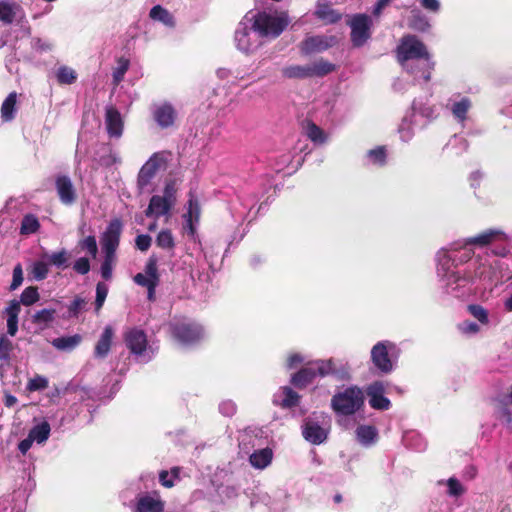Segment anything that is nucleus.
Returning <instances> with one entry per match:
<instances>
[{"instance_id": "obj_1", "label": "nucleus", "mask_w": 512, "mask_h": 512, "mask_svg": "<svg viewBox=\"0 0 512 512\" xmlns=\"http://www.w3.org/2000/svg\"><path fill=\"white\" fill-rule=\"evenodd\" d=\"M364 401L362 389L358 386H350L332 396L331 407L336 414L350 416L363 407Z\"/></svg>"}, {"instance_id": "obj_2", "label": "nucleus", "mask_w": 512, "mask_h": 512, "mask_svg": "<svg viewBox=\"0 0 512 512\" xmlns=\"http://www.w3.org/2000/svg\"><path fill=\"white\" fill-rule=\"evenodd\" d=\"M396 57L401 65L412 59H430L425 44L415 35H404L396 48Z\"/></svg>"}, {"instance_id": "obj_3", "label": "nucleus", "mask_w": 512, "mask_h": 512, "mask_svg": "<svg viewBox=\"0 0 512 512\" xmlns=\"http://www.w3.org/2000/svg\"><path fill=\"white\" fill-rule=\"evenodd\" d=\"M169 330L174 340L185 345L194 344L203 337L202 326L187 318L174 320Z\"/></svg>"}, {"instance_id": "obj_4", "label": "nucleus", "mask_w": 512, "mask_h": 512, "mask_svg": "<svg viewBox=\"0 0 512 512\" xmlns=\"http://www.w3.org/2000/svg\"><path fill=\"white\" fill-rule=\"evenodd\" d=\"M288 25L284 17L273 16L266 12H259L254 17L252 28L262 37H278Z\"/></svg>"}, {"instance_id": "obj_5", "label": "nucleus", "mask_w": 512, "mask_h": 512, "mask_svg": "<svg viewBox=\"0 0 512 512\" xmlns=\"http://www.w3.org/2000/svg\"><path fill=\"white\" fill-rule=\"evenodd\" d=\"M167 158L165 152H155L139 170L137 176V187L140 191L145 190L152 182L157 172L165 170Z\"/></svg>"}, {"instance_id": "obj_6", "label": "nucleus", "mask_w": 512, "mask_h": 512, "mask_svg": "<svg viewBox=\"0 0 512 512\" xmlns=\"http://www.w3.org/2000/svg\"><path fill=\"white\" fill-rule=\"evenodd\" d=\"M373 22L367 14H355L349 22L350 40L353 47L360 48L371 38Z\"/></svg>"}, {"instance_id": "obj_7", "label": "nucleus", "mask_w": 512, "mask_h": 512, "mask_svg": "<svg viewBox=\"0 0 512 512\" xmlns=\"http://www.w3.org/2000/svg\"><path fill=\"white\" fill-rule=\"evenodd\" d=\"M395 348L390 341L377 342L371 349V361L382 374H389L393 370V363L389 351Z\"/></svg>"}, {"instance_id": "obj_8", "label": "nucleus", "mask_w": 512, "mask_h": 512, "mask_svg": "<svg viewBox=\"0 0 512 512\" xmlns=\"http://www.w3.org/2000/svg\"><path fill=\"white\" fill-rule=\"evenodd\" d=\"M338 43L336 36L315 35L306 37L299 44L300 52L303 55H311L324 52Z\"/></svg>"}, {"instance_id": "obj_9", "label": "nucleus", "mask_w": 512, "mask_h": 512, "mask_svg": "<svg viewBox=\"0 0 512 512\" xmlns=\"http://www.w3.org/2000/svg\"><path fill=\"white\" fill-rule=\"evenodd\" d=\"M123 341L132 355L142 356L148 347L147 334L144 330L133 327L123 333Z\"/></svg>"}, {"instance_id": "obj_10", "label": "nucleus", "mask_w": 512, "mask_h": 512, "mask_svg": "<svg viewBox=\"0 0 512 512\" xmlns=\"http://www.w3.org/2000/svg\"><path fill=\"white\" fill-rule=\"evenodd\" d=\"M366 395L369 398L371 408L380 411H386L391 407L390 400L384 396L386 392L385 382L377 380L366 387Z\"/></svg>"}, {"instance_id": "obj_11", "label": "nucleus", "mask_w": 512, "mask_h": 512, "mask_svg": "<svg viewBox=\"0 0 512 512\" xmlns=\"http://www.w3.org/2000/svg\"><path fill=\"white\" fill-rule=\"evenodd\" d=\"M122 222L119 218L112 219L102 236V245L105 254L115 255L120 243Z\"/></svg>"}, {"instance_id": "obj_12", "label": "nucleus", "mask_w": 512, "mask_h": 512, "mask_svg": "<svg viewBox=\"0 0 512 512\" xmlns=\"http://www.w3.org/2000/svg\"><path fill=\"white\" fill-rule=\"evenodd\" d=\"M507 240L506 234L500 229H487L475 236L464 239L463 247L475 246L479 248L486 247L492 243L503 242Z\"/></svg>"}, {"instance_id": "obj_13", "label": "nucleus", "mask_w": 512, "mask_h": 512, "mask_svg": "<svg viewBox=\"0 0 512 512\" xmlns=\"http://www.w3.org/2000/svg\"><path fill=\"white\" fill-rule=\"evenodd\" d=\"M55 188L62 204L71 206L77 201V192L69 176L58 175L55 178Z\"/></svg>"}, {"instance_id": "obj_14", "label": "nucleus", "mask_w": 512, "mask_h": 512, "mask_svg": "<svg viewBox=\"0 0 512 512\" xmlns=\"http://www.w3.org/2000/svg\"><path fill=\"white\" fill-rule=\"evenodd\" d=\"M157 262L158 260L156 256H150L144 268L145 273H137L133 278L134 282L145 288L151 285H159L160 275L158 272Z\"/></svg>"}, {"instance_id": "obj_15", "label": "nucleus", "mask_w": 512, "mask_h": 512, "mask_svg": "<svg viewBox=\"0 0 512 512\" xmlns=\"http://www.w3.org/2000/svg\"><path fill=\"white\" fill-rule=\"evenodd\" d=\"M105 126L110 138H120L124 130V121L121 113L113 106H107L105 109Z\"/></svg>"}, {"instance_id": "obj_16", "label": "nucleus", "mask_w": 512, "mask_h": 512, "mask_svg": "<svg viewBox=\"0 0 512 512\" xmlns=\"http://www.w3.org/2000/svg\"><path fill=\"white\" fill-rule=\"evenodd\" d=\"M260 429L247 428L239 432V448H268V441Z\"/></svg>"}, {"instance_id": "obj_17", "label": "nucleus", "mask_w": 512, "mask_h": 512, "mask_svg": "<svg viewBox=\"0 0 512 512\" xmlns=\"http://www.w3.org/2000/svg\"><path fill=\"white\" fill-rule=\"evenodd\" d=\"M153 118L159 127L166 129L174 125L177 111L171 103L165 102L155 108Z\"/></svg>"}, {"instance_id": "obj_18", "label": "nucleus", "mask_w": 512, "mask_h": 512, "mask_svg": "<svg viewBox=\"0 0 512 512\" xmlns=\"http://www.w3.org/2000/svg\"><path fill=\"white\" fill-rule=\"evenodd\" d=\"M164 501L157 492L141 495L137 499L135 512H163Z\"/></svg>"}, {"instance_id": "obj_19", "label": "nucleus", "mask_w": 512, "mask_h": 512, "mask_svg": "<svg viewBox=\"0 0 512 512\" xmlns=\"http://www.w3.org/2000/svg\"><path fill=\"white\" fill-rule=\"evenodd\" d=\"M114 329L111 325L105 326L94 347V357L104 359L108 356L114 338Z\"/></svg>"}, {"instance_id": "obj_20", "label": "nucleus", "mask_w": 512, "mask_h": 512, "mask_svg": "<svg viewBox=\"0 0 512 512\" xmlns=\"http://www.w3.org/2000/svg\"><path fill=\"white\" fill-rule=\"evenodd\" d=\"M172 207L173 205L170 204V202L161 198L159 195H154L151 197L149 205L145 210V215L147 217L155 216L156 218H159L160 216L169 213Z\"/></svg>"}, {"instance_id": "obj_21", "label": "nucleus", "mask_w": 512, "mask_h": 512, "mask_svg": "<svg viewBox=\"0 0 512 512\" xmlns=\"http://www.w3.org/2000/svg\"><path fill=\"white\" fill-rule=\"evenodd\" d=\"M316 378V370L309 363L292 375L291 384L298 389H303L313 382Z\"/></svg>"}, {"instance_id": "obj_22", "label": "nucleus", "mask_w": 512, "mask_h": 512, "mask_svg": "<svg viewBox=\"0 0 512 512\" xmlns=\"http://www.w3.org/2000/svg\"><path fill=\"white\" fill-rule=\"evenodd\" d=\"M21 311L20 302L18 300H11L5 308L7 315V333L10 336H15L18 331V316Z\"/></svg>"}, {"instance_id": "obj_23", "label": "nucleus", "mask_w": 512, "mask_h": 512, "mask_svg": "<svg viewBox=\"0 0 512 512\" xmlns=\"http://www.w3.org/2000/svg\"><path fill=\"white\" fill-rule=\"evenodd\" d=\"M235 42L237 48L243 53H251L256 48V45L250 39V30L247 26L243 25L235 31Z\"/></svg>"}, {"instance_id": "obj_24", "label": "nucleus", "mask_w": 512, "mask_h": 512, "mask_svg": "<svg viewBox=\"0 0 512 512\" xmlns=\"http://www.w3.org/2000/svg\"><path fill=\"white\" fill-rule=\"evenodd\" d=\"M57 311L53 308H44L32 315V323L37 325L41 330H45L51 326L56 319Z\"/></svg>"}, {"instance_id": "obj_25", "label": "nucleus", "mask_w": 512, "mask_h": 512, "mask_svg": "<svg viewBox=\"0 0 512 512\" xmlns=\"http://www.w3.org/2000/svg\"><path fill=\"white\" fill-rule=\"evenodd\" d=\"M17 93H9L1 105V119L3 122H11L15 119L17 112Z\"/></svg>"}, {"instance_id": "obj_26", "label": "nucleus", "mask_w": 512, "mask_h": 512, "mask_svg": "<svg viewBox=\"0 0 512 512\" xmlns=\"http://www.w3.org/2000/svg\"><path fill=\"white\" fill-rule=\"evenodd\" d=\"M303 436L314 445L321 444L327 437L325 430L317 423H307L303 430Z\"/></svg>"}, {"instance_id": "obj_27", "label": "nucleus", "mask_w": 512, "mask_h": 512, "mask_svg": "<svg viewBox=\"0 0 512 512\" xmlns=\"http://www.w3.org/2000/svg\"><path fill=\"white\" fill-rule=\"evenodd\" d=\"M314 14L318 19L328 24H334L341 20V14L326 3L319 2Z\"/></svg>"}, {"instance_id": "obj_28", "label": "nucleus", "mask_w": 512, "mask_h": 512, "mask_svg": "<svg viewBox=\"0 0 512 512\" xmlns=\"http://www.w3.org/2000/svg\"><path fill=\"white\" fill-rule=\"evenodd\" d=\"M282 75L289 79H306L313 78L311 64L307 65H290L282 69Z\"/></svg>"}, {"instance_id": "obj_29", "label": "nucleus", "mask_w": 512, "mask_h": 512, "mask_svg": "<svg viewBox=\"0 0 512 512\" xmlns=\"http://www.w3.org/2000/svg\"><path fill=\"white\" fill-rule=\"evenodd\" d=\"M155 243L157 247H159L160 249L166 250L170 254V256L174 255L176 242L170 229H162L157 234Z\"/></svg>"}, {"instance_id": "obj_30", "label": "nucleus", "mask_w": 512, "mask_h": 512, "mask_svg": "<svg viewBox=\"0 0 512 512\" xmlns=\"http://www.w3.org/2000/svg\"><path fill=\"white\" fill-rule=\"evenodd\" d=\"M20 11L21 7L18 4L0 1V21L4 24H11Z\"/></svg>"}, {"instance_id": "obj_31", "label": "nucleus", "mask_w": 512, "mask_h": 512, "mask_svg": "<svg viewBox=\"0 0 512 512\" xmlns=\"http://www.w3.org/2000/svg\"><path fill=\"white\" fill-rule=\"evenodd\" d=\"M272 458V450H253L249 455V462L256 469H264L271 463Z\"/></svg>"}, {"instance_id": "obj_32", "label": "nucleus", "mask_w": 512, "mask_h": 512, "mask_svg": "<svg viewBox=\"0 0 512 512\" xmlns=\"http://www.w3.org/2000/svg\"><path fill=\"white\" fill-rule=\"evenodd\" d=\"M356 437L360 444L368 446L375 442L378 432L372 425H360L356 429Z\"/></svg>"}, {"instance_id": "obj_33", "label": "nucleus", "mask_w": 512, "mask_h": 512, "mask_svg": "<svg viewBox=\"0 0 512 512\" xmlns=\"http://www.w3.org/2000/svg\"><path fill=\"white\" fill-rule=\"evenodd\" d=\"M149 17L155 21H159L168 27L175 26V18L174 16L161 5H156L152 7L149 12Z\"/></svg>"}, {"instance_id": "obj_34", "label": "nucleus", "mask_w": 512, "mask_h": 512, "mask_svg": "<svg viewBox=\"0 0 512 512\" xmlns=\"http://www.w3.org/2000/svg\"><path fill=\"white\" fill-rule=\"evenodd\" d=\"M82 341V337L79 334L72 336H63L55 338L52 341V345L61 351H71L77 347Z\"/></svg>"}, {"instance_id": "obj_35", "label": "nucleus", "mask_w": 512, "mask_h": 512, "mask_svg": "<svg viewBox=\"0 0 512 512\" xmlns=\"http://www.w3.org/2000/svg\"><path fill=\"white\" fill-rule=\"evenodd\" d=\"M312 77H324L336 70V65L324 58L311 64Z\"/></svg>"}, {"instance_id": "obj_36", "label": "nucleus", "mask_w": 512, "mask_h": 512, "mask_svg": "<svg viewBox=\"0 0 512 512\" xmlns=\"http://www.w3.org/2000/svg\"><path fill=\"white\" fill-rule=\"evenodd\" d=\"M50 431V424L47 421H42L41 423L33 426L29 431V434L35 442L42 444L48 439Z\"/></svg>"}, {"instance_id": "obj_37", "label": "nucleus", "mask_w": 512, "mask_h": 512, "mask_svg": "<svg viewBox=\"0 0 512 512\" xmlns=\"http://www.w3.org/2000/svg\"><path fill=\"white\" fill-rule=\"evenodd\" d=\"M40 228V223L37 217L33 214H27L21 221L20 233L22 235H29L36 233Z\"/></svg>"}, {"instance_id": "obj_38", "label": "nucleus", "mask_w": 512, "mask_h": 512, "mask_svg": "<svg viewBox=\"0 0 512 512\" xmlns=\"http://www.w3.org/2000/svg\"><path fill=\"white\" fill-rule=\"evenodd\" d=\"M281 390L284 396L280 404L282 408H293L298 406L300 402V395L297 392L289 386H284Z\"/></svg>"}, {"instance_id": "obj_39", "label": "nucleus", "mask_w": 512, "mask_h": 512, "mask_svg": "<svg viewBox=\"0 0 512 512\" xmlns=\"http://www.w3.org/2000/svg\"><path fill=\"white\" fill-rule=\"evenodd\" d=\"M56 78L61 85H70L76 82L77 73L68 66H60L56 72Z\"/></svg>"}, {"instance_id": "obj_40", "label": "nucleus", "mask_w": 512, "mask_h": 512, "mask_svg": "<svg viewBox=\"0 0 512 512\" xmlns=\"http://www.w3.org/2000/svg\"><path fill=\"white\" fill-rule=\"evenodd\" d=\"M311 366L316 370V376L325 377L336 372L334 362L330 360H317L310 362Z\"/></svg>"}, {"instance_id": "obj_41", "label": "nucleus", "mask_w": 512, "mask_h": 512, "mask_svg": "<svg viewBox=\"0 0 512 512\" xmlns=\"http://www.w3.org/2000/svg\"><path fill=\"white\" fill-rule=\"evenodd\" d=\"M40 299V294L38 291V287L36 286H28L26 287L20 295V305L31 306L38 302Z\"/></svg>"}, {"instance_id": "obj_42", "label": "nucleus", "mask_w": 512, "mask_h": 512, "mask_svg": "<svg viewBox=\"0 0 512 512\" xmlns=\"http://www.w3.org/2000/svg\"><path fill=\"white\" fill-rule=\"evenodd\" d=\"M367 157L374 165L384 166L387 162V150L385 146H378L367 152Z\"/></svg>"}, {"instance_id": "obj_43", "label": "nucleus", "mask_w": 512, "mask_h": 512, "mask_svg": "<svg viewBox=\"0 0 512 512\" xmlns=\"http://www.w3.org/2000/svg\"><path fill=\"white\" fill-rule=\"evenodd\" d=\"M306 135L314 143L323 144L326 141L323 129L311 121L307 124Z\"/></svg>"}, {"instance_id": "obj_44", "label": "nucleus", "mask_w": 512, "mask_h": 512, "mask_svg": "<svg viewBox=\"0 0 512 512\" xmlns=\"http://www.w3.org/2000/svg\"><path fill=\"white\" fill-rule=\"evenodd\" d=\"M471 107V101L464 97L460 101L455 102L452 106V114L460 121H464L467 117L468 110Z\"/></svg>"}, {"instance_id": "obj_45", "label": "nucleus", "mask_w": 512, "mask_h": 512, "mask_svg": "<svg viewBox=\"0 0 512 512\" xmlns=\"http://www.w3.org/2000/svg\"><path fill=\"white\" fill-rule=\"evenodd\" d=\"M118 66L113 71V82L115 85H118L123 79L126 72L129 69L130 61L124 57H120L117 60Z\"/></svg>"}, {"instance_id": "obj_46", "label": "nucleus", "mask_w": 512, "mask_h": 512, "mask_svg": "<svg viewBox=\"0 0 512 512\" xmlns=\"http://www.w3.org/2000/svg\"><path fill=\"white\" fill-rule=\"evenodd\" d=\"M179 479V468L174 467L170 471L162 470L159 473L160 483L166 487L171 488L174 486V481Z\"/></svg>"}, {"instance_id": "obj_47", "label": "nucleus", "mask_w": 512, "mask_h": 512, "mask_svg": "<svg viewBox=\"0 0 512 512\" xmlns=\"http://www.w3.org/2000/svg\"><path fill=\"white\" fill-rule=\"evenodd\" d=\"M48 384L49 382L46 377L37 374L28 381L26 390L29 392L41 391L46 389Z\"/></svg>"}, {"instance_id": "obj_48", "label": "nucleus", "mask_w": 512, "mask_h": 512, "mask_svg": "<svg viewBox=\"0 0 512 512\" xmlns=\"http://www.w3.org/2000/svg\"><path fill=\"white\" fill-rule=\"evenodd\" d=\"M467 309L469 313L481 324L486 325L489 323L488 311L483 306L478 304H470L468 305Z\"/></svg>"}, {"instance_id": "obj_49", "label": "nucleus", "mask_w": 512, "mask_h": 512, "mask_svg": "<svg viewBox=\"0 0 512 512\" xmlns=\"http://www.w3.org/2000/svg\"><path fill=\"white\" fill-rule=\"evenodd\" d=\"M108 294V286L104 282H98L96 285L95 311L98 313L106 300Z\"/></svg>"}, {"instance_id": "obj_50", "label": "nucleus", "mask_w": 512, "mask_h": 512, "mask_svg": "<svg viewBox=\"0 0 512 512\" xmlns=\"http://www.w3.org/2000/svg\"><path fill=\"white\" fill-rule=\"evenodd\" d=\"M49 273L48 264L43 261H36L33 263L31 274L37 281H42L47 278Z\"/></svg>"}, {"instance_id": "obj_51", "label": "nucleus", "mask_w": 512, "mask_h": 512, "mask_svg": "<svg viewBox=\"0 0 512 512\" xmlns=\"http://www.w3.org/2000/svg\"><path fill=\"white\" fill-rule=\"evenodd\" d=\"M176 193H177L176 181L173 179L167 180L165 183L163 195L161 196V198L170 202V204H172L174 206L176 203Z\"/></svg>"}, {"instance_id": "obj_52", "label": "nucleus", "mask_w": 512, "mask_h": 512, "mask_svg": "<svg viewBox=\"0 0 512 512\" xmlns=\"http://www.w3.org/2000/svg\"><path fill=\"white\" fill-rule=\"evenodd\" d=\"M69 259L68 252L65 249H62L58 252H54L49 256V263L58 268L67 267V262Z\"/></svg>"}, {"instance_id": "obj_53", "label": "nucleus", "mask_w": 512, "mask_h": 512, "mask_svg": "<svg viewBox=\"0 0 512 512\" xmlns=\"http://www.w3.org/2000/svg\"><path fill=\"white\" fill-rule=\"evenodd\" d=\"M78 245L82 250L87 251L92 257L97 255L98 246L95 236H87L86 238L80 240Z\"/></svg>"}, {"instance_id": "obj_54", "label": "nucleus", "mask_w": 512, "mask_h": 512, "mask_svg": "<svg viewBox=\"0 0 512 512\" xmlns=\"http://www.w3.org/2000/svg\"><path fill=\"white\" fill-rule=\"evenodd\" d=\"M13 351V343L5 335L0 336V360L9 361L11 352Z\"/></svg>"}, {"instance_id": "obj_55", "label": "nucleus", "mask_w": 512, "mask_h": 512, "mask_svg": "<svg viewBox=\"0 0 512 512\" xmlns=\"http://www.w3.org/2000/svg\"><path fill=\"white\" fill-rule=\"evenodd\" d=\"M114 261L115 255L105 254L104 260L101 264V276L104 280H110L112 278Z\"/></svg>"}, {"instance_id": "obj_56", "label": "nucleus", "mask_w": 512, "mask_h": 512, "mask_svg": "<svg viewBox=\"0 0 512 512\" xmlns=\"http://www.w3.org/2000/svg\"><path fill=\"white\" fill-rule=\"evenodd\" d=\"M23 269H22V265L20 263H18L17 265H15L14 269H13V277H12V282L10 284V287H9V290L10 291H14L16 290L18 287L21 286V284L23 283Z\"/></svg>"}, {"instance_id": "obj_57", "label": "nucleus", "mask_w": 512, "mask_h": 512, "mask_svg": "<svg viewBox=\"0 0 512 512\" xmlns=\"http://www.w3.org/2000/svg\"><path fill=\"white\" fill-rule=\"evenodd\" d=\"M448 494L450 496L458 497L465 492L464 487L456 478H449L447 480Z\"/></svg>"}, {"instance_id": "obj_58", "label": "nucleus", "mask_w": 512, "mask_h": 512, "mask_svg": "<svg viewBox=\"0 0 512 512\" xmlns=\"http://www.w3.org/2000/svg\"><path fill=\"white\" fill-rule=\"evenodd\" d=\"M90 268V261L86 257H81L77 259L73 264V270L80 275H85L89 273Z\"/></svg>"}, {"instance_id": "obj_59", "label": "nucleus", "mask_w": 512, "mask_h": 512, "mask_svg": "<svg viewBox=\"0 0 512 512\" xmlns=\"http://www.w3.org/2000/svg\"><path fill=\"white\" fill-rule=\"evenodd\" d=\"M498 418L509 428L512 429V411L508 406L500 405L498 409Z\"/></svg>"}, {"instance_id": "obj_60", "label": "nucleus", "mask_w": 512, "mask_h": 512, "mask_svg": "<svg viewBox=\"0 0 512 512\" xmlns=\"http://www.w3.org/2000/svg\"><path fill=\"white\" fill-rule=\"evenodd\" d=\"M85 304H86V301L83 298H81L79 296L75 297V299L68 306V311L70 313V316L78 317L80 311L85 306Z\"/></svg>"}, {"instance_id": "obj_61", "label": "nucleus", "mask_w": 512, "mask_h": 512, "mask_svg": "<svg viewBox=\"0 0 512 512\" xmlns=\"http://www.w3.org/2000/svg\"><path fill=\"white\" fill-rule=\"evenodd\" d=\"M152 243V238L148 234H140L135 239L137 249L142 252L147 251Z\"/></svg>"}, {"instance_id": "obj_62", "label": "nucleus", "mask_w": 512, "mask_h": 512, "mask_svg": "<svg viewBox=\"0 0 512 512\" xmlns=\"http://www.w3.org/2000/svg\"><path fill=\"white\" fill-rule=\"evenodd\" d=\"M188 212H191V217H195V220L197 221L199 219L200 215V205L197 201V199H194L191 197L188 201Z\"/></svg>"}, {"instance_id": "obj_63", "label": "nucleus", "mask_w": 512, "mask_h": 512, "mask_svg": "<svg viewBox=\"0 0 512 512\" xmlns=\"http://www.w3.org/2000/svg\"><path fill=\"white\" fill-rule=\"evenodd\" d=\"M421 6L431 12H437L440 9L438 0H420Z\"/></svg>"}, {"instance_id": "obj_64", "label": "nucleus", "mask_w": 512, "mask_h": 512, "mask_svg": "<svg viewBox=\"0 0 512 512\" xmlns=\"http://www.w3.org/2000/svg\"><path fill=\"white\" fill-rule=\"evenodd\" d=\"M302 362H303V357L298 353H294V354H291L287 358L286 365L289 369H291V368H294L297 364H300Z\"/></svg>"}]
</instances>
